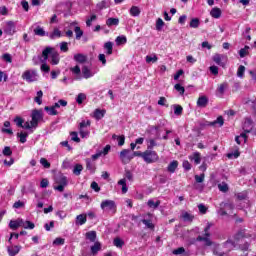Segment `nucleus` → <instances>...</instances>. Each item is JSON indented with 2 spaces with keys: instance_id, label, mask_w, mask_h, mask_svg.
I'll return each instance as SVG.
<instances>
[{
  "instance_id": "obj_1",
  "label": "nucleus",
  "mask_w": 256,
  "mask_h": 256,
  "mask_svg": "<svg viewBox=\"0 0 256 256\" xmlns=\"http://www.w3.org/2000/svg\"><path fill=\"white\" fill-rule=\"evenodd\" d=\"M50 55V63L51 65H59V52L55 50V48L51 46H47L43 51H42V60L41 63H47V59H49Z\"/></svg>"
},
{
  "instance_id": "obj_2",
  "label": "nucleus",
  "mask_w": 256,
  "mask_h": 256,
  "mask_svg": "<svg viewBox=\"0 0 256 256\" xmlns=\"http://www.w3.org/2000/svg\"><path fill=\"white\" fill-rule=\"evenodd\" d=\"M101 209L104 210L105 213L115 214L117 211V204L113 200H103L100 204Z\"/></svg>"
},
{
  "instance_id": "obj_3",
  "label": "nucleus",
  "mask_w": 256,
  "mask_h": 256,
  "mask_svg": "<svg viewBox=\"0 0 256 256\" xmlns=\"http://www.w3.org/2000/svg\"><path fill=\"white\" fill-rule=\"evenodd\" d=\"M31 118V127H34V129H36V127H38L39 125V121H43V110H32Z\"/></svg>"
},
{
  "instance_id": "obj_4",
  "label": "nucleus",
  "mask_w": 256,
  "mask_h": 256,
  "mask_svg": "<svg viewBox=\"0 0 256 256\" xmlns=\"http://www.w3.org/2000/svg\"><path fill=\"white\" fill-rule=\"evenodd\" d=\"M38 78H39V74H37V70H26L22 74V79H24L28 83H33L37 81Z\"/></svg>"
},
{
  "instance_id": "obj_5",
  "label": "nucleus",
  "mask_w": 256,
  "mask_h": 256,
  "mask_svg": "<svg viewBox=\"0 0 256 256\" xmlns=\"http://www.w3.org/2000/svg\"><path fill=\"white\" fill-rule=\"evenodd\" d=\"M144 161L145 163H155L159 161V155H157V152L152 150H146L144 152Z\"/></svg>"
},
{
  "instance_id": "obj_6",
  "label": "nucleus",
  "mask_w": 256,
  "mask_h": 256,
  "mask_svg": "<svg viewBox=\"0 0 256 256\" xmlns=\"http://www.w3.org/2000/svg\"><path fill=\"white\" fill-rule=\"evenodd\" d=\"M131 150L124 149L120 152V159L124 165H127V163H131V159H133V156H131Z\"/></svg>"
},
{
  "instance_id": "obj_7",
  "label": "nucleus",
  "mask_w": 256,
  "mask_h": 256,
  "mask_svg": "<svg viewBox=\"0 0 256 256\" xmlns=\"http://www.w3.org/2000/svg\"><path fill=\"white\" fill-rule=\"evenodd\" d=\"M210 237L211 236H201V235H199L196 238V241L203 242L205 247H211L212 245H215V242H213Z\"/></svg>"
},
{
  "instance_id": "obj_8",
  "label": "nucleus",
  "mask_w": 256,
  "mask_h": 256,
  "mask_svg": "<svg viewBox=\"0 0 256 256\" xmlns=\"http://www.w3.org/2000/svg\"><path fill=\"white\" fill-rule=\"evenodd\" d=\"M4 33H6V35H14L15 34V22L8 21L6 23V27L4 28Z\"/></svg>"
},
{
  "instance_id": "obj_9",
  "label": "nucleus",
  "mask_w": 256,
  "mask_h": 256,
  "mask_svg": "<svg viewBox=\"0 0 256 256\" xmlns=\"http://www.w3.org/2000/svg\"><path fill=\"white\" fill-rule=\"evenodd\" d=\"M225 121L223 120V116H219L216 120L213 122H206L205 125H208L209 127H223Z\"/></svg>"
},
{
  "instance_id": "obj_10",
  "label": "nucleus",
  "mask_w": 256,
  "mask_h": 256,
  "mask_svg": "<svg viewBox=\"0 0 256 256\" xmlns=\"http://www.w3.org/2000/svg\"><path fill=\"white\" fill-rule=\"evenodd\" d=\"M243 129L245 135H247V133H251V131H253V121L247 118L244 122Z\"/></svg>"
},
{
  "instance_id": "obj_11",
  "label": "nucleus",
  "mask_w": 256,
  "mask_h": 256,
  "mask_svg": "<svg viewBox=\"0 0 256 256\" xmlns=\"http://www.w3.org/2000/svg\"><path fill=\"white\" fill-rule=\"evenodd\" d=\"M223 59H225V56L221 54H215L213 56L214 63H216V65H219L220 67H225V62H223Z\"/></svg>"
},
{
  "instance_id": "obj_12",
  "label": "nucleus",
  "mask_w": 256,
  "mask_h": 256,
  "mask_svg": "<svg viewBox=\"0 0 256 256\" xmlns=\"http://www.w3.org/2000/svg\"><path fill=\"white\" fill-rule=\"evenodd\" d=\"M74 61H76V63H80V65H83L84 63H87V55L81 53L75 54Z\"/></svg>"
},
{
  "instance_id": "obj_13",
  "label": "nucleus",
  "mask_w": 256,
  "mask_h": 256,
  "mask_svg": "<svg viewBox=\"0 0 256 256\" xmlns=\"http://www.w3.org/2000/svg\"><path fill=\"white\" fill-rule=\"evenodd\" d=\"M207 105H209V98L207 96H200L197 100V106L205 108Z\"/></svg>"
},
{
  "instance_id": "obj_14",
  "label": "nucleus",
  "mask_w": 256,
  "mask_h": 256,
  "mask_svg": "<svg viewBox=\"0 0 256 256\" xmlns=\"http://www.w3.org/2000/svg\"><path fill=\"white\" fill-rule=\"evenodd\" d=\"M7 251L9 256H15L21 251V246H8Z\"/></svg>"
},
{
  "instance_id": "obj_15",
  "label": "nucleus",
  "mask_w": 256,
  "mask_h": 256,
  "mask_svg": "<svg viewBox=\"0 0 256 256\" xmlns=\"http://www.w3.org/2000/svg\"><path fill=\"white\" fill-rule=\"evenodd\" d=\"M86 239L91 241V243H96L97 241V232L96 231H89L85 234Z\"/></svg>"
},
{
  "instance_id": "obj_16",
  "label": "nucleus",
  "mask_w": 256,
  "mask_h": 256,
  "mask_svg": "<svg viewBox=\"0 0 256 256\" xmlns=\"http://www.w3.org/2000/svg\"><path fill=\"white\" fill-rule=\"evenodd\" d=\"M82 74L84 79H91V77H93L94 75L93 72H91V70L87 66L82 67Z\"/></svg>"
},
{
  "instance_id": "obj_17",
  "label": "nucleus",
  "mask_w": 256,
  "mask_h": 256,
  "mask_svg": "<svg viewBox=\"0 0 256 256\" xmlns=\"http://www.w3.org/2000/svg\"><path fill=\"white\" fill-rule=\"evenodd\" d=\"M91 253L92 255H97L99 251H101V243L99 241L94 242V245L91 246Z\"/></svg>"
},
{
  "instance_id": "obj_18",
  "label": "nucleus",
  "mask_w": 256,
  "mask_h": 256,
  "mask_svg": "<svg viewBox=\"0 0 256 256\" xmlns=\"http://www.w3.org/2000/svg\"><path fill=\"white\" fill-rule=\"evenodd\" d=\"M87 223V215L80 214L76 217V225H85Z\"/></svg>"
},
{
  "instance_id": "obj_19",
  "label": "nucleus",
  "mask_w": 256,
  "mask_h": 256,
  "mask_svg": "<svg viewBox=\"0 0 256 256\" xmlns=\"http://www.w3.org/2000/svg\"><path fill=\"white\" fill-rule=\"evenodd\" d=\"M177 167H179V162L177 160H174L168 165L167 171L169 173H173L174 171H176Z\"/></svg>"
},
{
  "instance_id": "obj_20",
  "label": "nucleus",
  "mask_w": 256,
  "mask_h": 256,
  "mask_svg": "<svg viewBox=\"0 0 256 256\" xmlns=\"http://www.w3.org/2000/svg\"><path fill=\"white\" fill-rule=\"evenodd\" d=\"M245 105H250L251 109L256 113V98L254 100H251L249 98L244 99Z\"/></svg>"
},
{
  "instance_id": "obj_21",
  "label": "nucleus",
  "mask_w": 256,
  "mask_h": 256,
  "mask_svg": "<svg viewBox=\"0 0 256 256\" xmlns=\"http://www.w3.org/2000/svg\"><path fill=\"white\" fill-rule=\"evenodd\" d=\"M86 169L90 171V173H95V163L91 162V159H86Z\"/></svg>"
},
{
  "instance_id": "obj_22",
  "label": "nucleus",
  "mask_w": 256,
  "mask_h": 256,
  "mask_svg": "<svg viewBox=\"0 0 256 256\" xmlns=\"http://www.w3.org/2000/svg\"><path fill=\"white\" fill-rule=\"evenodd\" d=\"M221 10L217 7L213 8L211 11H210V15L211 17H213L214 19H219L221 17Z\"/></svg>"
},
{
  "instance_id": "obj_23",
  "label": "nucleus",
  "mask_w": 256,
  "mask_h": 256,
  "mask_svg": "<svg viewBox=\"0 0 256 256\" xmlns=\"http://www.w3.org/2000/svg\"><path fill=\"white\" fill-rule=\"evenodd\" d=\"M191 161H194L196 165H199L201 163V154L199 152H195L192 156L189 157Z\"/></svg>"
},
{
  "instance_id": "obj_24",
  "label": "nucleus",
  "mask_w": 256,
  "mask_h": 256,
  "mask_svg": "<svg viewBox=\"0 0 256 256\" xmlns=\"http://www.w3.org/2000/svg\"><path fill=\"white\" fill-rule=\"evenodd\" d=\"M104 49L107 55H113V42H106L104 44Z\"/></svg>"
},
{
  "instance_id": "obj_25",
  "label": "nucleus",
  "mask_w": 256,
  "mask_h": 256,
  "mask_svg": "<svg viewBox=\"0 0 256 256\" xmlns=\"http://www.w3.org/2000/svg\"><path fill=\"white\" fill-rule=\"evenodd\" d=\"M34 35H38V37H45V35H47V33L41 26H37L34 29Z\"/></svg>"
},
{
  "instance_id": "obj_26",
  "label": "nucleus",
  "mask_w": 256,
  "mask_h": 256,
  "mask_svg": "<svg viewBox=\"0 0 256 256\" xmlns=\"http://www.w3.org/2000/svg\"><path fill=\"white\" fill-rule=\"evenodd\" d=\"M130 15H132V17H139V15H141V9L137 6H132L130 8Z\"/></svg>"
},
{
  "instance_id": "obj_27",
  "label": "nucleus",
  "mask_w": 256,
  "mask_h": 256,
  "mask_svg": "<svg viewBox=\"0 0 256 256\" xmlns=\"http://www.w3.org/2000/svg\"><path fill=\"white\" fill-rule=\"evenodd\" d=\"M94 117L99 121V119H103L105 117V110L96 109L94 111Z\"/></svg>"
},
{
  "instance_id": "obj_28",
  "label": "nucleus",
  "mask_w": 256,
  "mask_h": 256,
  "mask_svg": "<svg viewBox=\"0 0 256 256\" xmlns=\"http://www.w3.org/2000/svg\"><path fill=\"white\" fill-rule=\"evenodd\" d=\"M106 25H108V27H113V25H119V18H108L106 21Z\"/></svg>"
},
{
  "instance_id": "obj_29",
  "label": "nucleus",
  "mask_w": 256,
  "mask_h": 256,
  "mask_svg": "<svg viewBox=\"0 0 256 256\" xmlns=\"http://www.w3.org/2000/svg\"><path fill=\"white\" fill-rule=\"evenodd\" d=\"M17 137H19L20 143H27V137H29V134L27 132H18Z\"/></svg>"
},
{
  "instance_id": "obj_30",
  "label": "nucleus",
  "mask_w": 256,
  "mask_h": 256,
  "mask_svg": "<svg viewBox=\"0 0 256 256\" xmlns=\"http://www.w3.org/2000/svg\"><path fill=\"white\" fill-rule=\"evenodd\" d=\"M213 227V223L208 222L206 227L204 228V235L202 237H211V228Z\"/></svg>"
},
{
  "instance_id": "obj_31",
  "label": "nucleus",
  "mask_w": 256,
  "mask_h": 256,
  "mask_svg": "<svg viewBox=\"0 0 256 256\" xmlns=\"http://www.w3.org/2000/svg\"><path fill=\"white\" fill-rule=\"evenodd\" d=\"M148 207H150V209H157V207H159L161 205V201H153V200H148L147 202Z\"/></svg>"
},
{
  "instance_id": "obj_32",
  "label": "nucleus",
  "mask_w": 256,
  "mask_h": 256,
  "mask_svg": "<svg viewBox=\"0 0 256 256\" xmlns=\"http://www.w3.org/2000/svg\"><path fill=\"white\" fill-rule=\"evenodd\" d=\"M112 139H117L119 147H123V145H125V136H123V135L117 136L114 134L112 136Z\"/></svg>"
},
{
  "instance_id": "obj_33",
  "label": "nucleus",
  "mask_w": 256,
  "mask_h": 256,
  "mask_svg": "<svg viewBox=\"0 0 256 256\" xmlns=\"http://www.w3.org/2000/svg\"><path fill=\"white\" fill-rule=\"evenodd\" d=\"M50 39H57L61 37V30L59 28H54L53 32L49 34Z\"/></svg>"
},
{
  "instance_id": "obj_34",
  "label": "nucleus",
  "mask_w": 256,
  "mask_h": 256,
  "mask_svg": "<svg viewBox=\"0 0 256 256\" xmlns=\"http://www.w3.org/2000/svg\"><path fill=\"white\" fill-rule=\"evenodd\" d=\"M43 91L39 90L37 92V96L34 98L35 103L41 105L43 103Z\"/></svg>"
},
{
  "instance_id": "obj_35",
  "label": "nucleus",
  "mask_w": 256,
  "mask_h": 256,
  "mask_svg": "<svg viewBox=\"0 0 256 256\" xmlns=\"http://www.w3.org/2000/svg\"><path fill=\"white\" fill-rule=\"evenodd\" d=\"M159 60V58L157 57L156 54L151 55H147L146 56V63H157V61Z\"/></svg>"
},
{
  "instance_id": "obj_36",
  "label": "nucleus",
  "mask_w": 256,
  "mask_h": 256,
  "mask_svg": "<svg viewBox=\"0 0 256 256\" xmlns=\"http://www.w3.org/2000/svg\"><path fill=\"white\" fill-rule=\"evenodd\" d=\"M199 25H201V22L199 21V18H193L191 21H190V27L192 29H197L199 28Z\"/></svg>"
},
{
  "instance_id": "obj_37",
  "label": "nucleus",
  "mask_w": 256,
  "mask_h": 256,
  "mask_svg": "<svg viewBox=\"0 0 256 256\" xmlns=\"http://www.w3.org/2000/svg\"><path fill=\"white\" fill-rule=\"evenodd\" d=\"M142 223L147 227V229H151L152 231L155 229V224L151 222V220L142 219Z\"/></svg>"
},
{
  "instance_id": "obj_38",
  "label": "nucleus",
  "mask_w": 256,
  "mask_h": 256,
  "mask_svg": "<svg viewBox=\"0 0 256 256\" xmlns=\"http://www.w3.org/2000/svg\"><path fill=\"white\" fill-rule=\"evenodd\" d=\"M85 99H87V95L85 93H79L76 97V102L78 103V105L83 104V101H85Z\"/></svg>"
},
{
  "instance_id": "obj_39",
  "label": "nucleus",
  "mask_w": 256,
  "mask_h": 256,
  "mask_svg": "<svg viewBox=\"0 0 256 256\" xmlns=\"http://www.w3.org/2000/svg\"><path fill=\"white\" fill-rule=\"evenodd\" d=\"M241 139L244 140V143H247V134L241 133L240 136L235 137V141L238 145H241Z\"/></svg>"
},
{
  "instance_id": "obj_40",
  "label": "nucleus",
  "mask_w": 256,
  "mask_h": 256,
  "mask_svg": "<svg viewBox=\"0 0 256 256\" xmlns=\"http://www.w3.org/2000/svg\"><path fill=\"white\" fill-rule=\"evenodd\" d=\"M74 33L76 34L77 41H79L81 39V37H83V30H81V27H79V26H76L74 28Z\"/></svg>"
},
{
  "instance_id": "obj_41",
  "label": "nucleus",
  "mask_w": 256,
  "mask_h": 256,
  "mask_svg": "<svg viewBox=\"0 0 256 256\" xmlns=\"http://www.w3.org/2000/svg\"><path fill=\"white\" fill-rule=\"evenodd\" d=\"M244 237H247V234H245V230L238 231L234 236L236 241H240V239H244Z\"/></svg>"
},
{
  "instance_id": "obj_42",
  "label": "nucleus",
  "mask_w": 256,
  "mask_h": 256,
  "mask_svg": "<svg viewBox=\"0 0 256 256\" xmlns=\"http://www.w3.org/2000/svg\"><path fill=\"white\" fill-rule=\"evenodd\" d=\"M218 189L222 193H227V191H229V185H227V183H225V182H222V183L218 184Z\"/></svg>"
},
{
  "instance_id": "obj_43",
  "label": "nucleus",
  "mask_w": 256,
  "mask_h": 256,
  "mask_svg": "<svg viewBox=\"0 0 256 256\" xmlns=\"http://www.w3.org/2000/svg\"><path fill=\"white\" fill-rule=\"evenodd\" d=\"M81 171H83V165L76 164L73 169V174L79 176L81 175Z\"/></svg>"
},
{
  "instance_id": "obj_44",
  "label": "nucleus",
  "mask_w": 256,
  "mask_h": 256,
  "mask_svg": "<svg viewBox=\"0 0 256 256\" xmlns=\"http://www.w3.org/2000/svg\"><path fill=\"white\" fill-rule=\"evenodd\" d=\"M239 55L241 58L247 57V55H249V46H245L244 48H241L239 50Z\"/></svg>"
},
{
  "instance_id": "obj_45",
  "label": "nucleus",
  "mask_w": 256,
  "mask_h": 256,
  "mask_svg": "<svg viewBox=\"0 0 256 256\" xmlns=\"http://www.w3.org/2000/svg\"><path fill=\"white\" fill-rule=\"evenodd\" d=\"M237 77H239L240 79H243V77H245V66L240 65L238 70H237Z\"/></svg>"
},
{
  "instance_id": "obj_46",
  "label": "nucleus",
  "mask_w": 256,
  "mask_h": 256,
  "mask_svg": "<svg viewBox=\"0 0 256 256\" xmlns=\"http://www.w3.org/2000/svg\"><path fill=\"white\" fill-rule=\"evenodd\" d=\"M44 111L48 113V115H57V110H55V107L51 106H45Z\"/></svg>"
},
{
  "instance_id": "obj_47",
  "label": "nucleus",
  "mask_w": 256,
  "mask_h": 256,
  "mask_svg": "<svg viewBox=\"0 0 256 256\" xmlns=\"http://www.w3.org/2000/svg\"><path fill=\"white\" fill-rule=\"evenodd\" d=\"M174 114L178 117L183 115V107L181 105H174Z\"/></svg>"
},
{
  "instance_id": "obj_48",
  "label": "nucleus",
  "mask_w": 256,
  "mask_h": 256,
  "mask_svg": "<svg viewBox=\"0 0 256 256\" xmlns=\"http://www.w3.org/2000/svg\"><path fill=\"white\" fill-rule=\"evenodd\" d=\"M164 26H165V22H163V19L158 18L156 21V30L161 31Z\"/></svg>"
},
{
  "instance_id": "obj_49",
  "label": "nucleus",
  "mask_w": 256,
  "mask_h": 256,
  "mask_svg": "<svg viewBox=\"0 0 256 256\" xmlns=\"http://www.w3.org/2000/svg\"><path fill=\"white\" fill-rule=\"evenodd\" d=\"M93 21H97V15H95V14H93L91 17H89L86 20V26L91 27V25H93Z\"/></svg>"
},
{
  "instance_id": "obj_50",
  "label": "nucleus",
  "mask_w": 256,
  "mask_h": 256,
  "mask_svg": "<svg viewBox=\"0 0 256 256\" xmlns=\"http://www.w3.org/2000/svg\"><path fill=\"white\" fill-rule=\"evenodd\" d=\"M116 43H117V45H125V43H127V37H125V36H118L116 38Z\"/></svg>"
},
{
  "instance_id": "obj_51",
  "label": "nucleus",
  "mask_w": 256,
  "mask_h": 256,
  "mask_svg": "<svg viewBox=\"0 0 256 256\" xmlns=\"http://www.w3.org/2000/svg\"><path fill=\"white\" fill-rule=\"evenodd\" d=\"M9 227L13 231H17V229H19V224H18L17 220H11L9 223Z\"/></svg>"
},
{
  "instance_id": "obj_52",
  "label": "nucleus",
  "mask_w": 256,
  "mask_h": 256,
  "mask_svg": "<svg viewBox=\"0 0 256 256\" xmlns=\"http://www.w3.org/2000/svg\"><path fill=\"white\" fill-rule=\"evenodd\" d=\"M70 71L73 75H81V67H79V65L70 68Z\"/></svg>"
},
{
  "instance_id": "obj_53",
  "label": "nucleus",
  "mask_w": 256,
  "mask_h": 256,
  "mask_svg": "<svg viewBox=\"0 0 256 256\" xmlns=\"http://www.w3.org/2000/svg\"><path fill=\"white\" fill-rule=\"evenodd\" d=\"M2 153L6 157H11V155H13V151H11V147L9 146H5Z\"/></svg>"
},
{
  "instance_id": "obj_54",
  "label": "nucleus",
  "mask_w": 256,
  "mask_h": 256,
  "mask_svg": "<svg viewBox=\"0 0 256 256\" xmlns=\"http://www.w3.org/2000/svg\"><path fill=\"white\" fill-rule=\"evenodd\" d=\"M174 89H176L180 95H185V87L181 86V84H175Z\"/></svg>"
},
{
  "instance_id": "obj_55",
  "label": "nucleus",
  "mask_w": 256,
  "mask_h": 256,
  "mask_svg": "<svg viewBox=\"0 0 256 256\" xmlns=\"http://www.w3.org/2000/svg\"><path fill=\"white\" fill-rule=\"evenodd\" d=\"M60 51L67 53L69 51V44L67 42L60 43Z\"/></svg>"
},
{
  "instance_id": "obj_56",
  "label": "nucleus",
  "mask_w": 256,
  "mask_h": 256,
  "mask_svg": "<svg viewBox=\"0 0 256 256\" xmlns=\"http://www.w3.org/2000/svg\"><path fill=\"white\" fill-rule=\"evenodd\" d=\"M71 140L75 141V143H81V138L78 136L77 132H71Z\"/></svg>"
},
{
  "instance_id": "obj_57",
  "label": "nucleus",
  "mask_w": 256,
  "mask_h": 256,
  "mask_svg": "<svg viewBox=\"0 0 256 256\" xmlns=\"http://www.w3.org/2000/svg\"><path fill=\"white\" fill-rule=\"evenodd\" d=\"M57 183H59V185H62L64 187H67V177L65 176H60Z\"/></svg>"
},
{
  "instance_id": "obj_58",
  "label": "nucleus",
  "mask_w": 256,
  "mask_h": 256,
  "mask_svg": "<svg viewBox=\"0 0 256 256\" xmlns=\"http://www.w3.org/2000/svg\"><path fill=\"white\" fill-rule=\"evenodd\" d=\"M2 59L6 61V63H13V57H11L9 53L3 54Z\"/></svg>"
},
{
  "instance_id": "obj_59",
  "label": "nucleus",
  "mask_w": 256,
  "mask_h": 256,
  "mask_svg": "<svg viewBox=\"0 0 256 256\" xmlns=\"http://www.w3.org/2000/svg\"><path fill=\"white\" fill-rule=\"evenodd\" d=\"M40 69L44 73H49V71H51V68L49 67V65H47V62H42Z\"/></svg>"
},
{
  "instance_id": "obj_60",
  "label": "nucleus",
  "mask_w": 256,
  "mask_h": 256,
  "mask_svg": "<svg viewBox=\"0 0 256 256\" xmlns=\"http://www.w3.org/2000/svg\"><path fill=\"white\" fill-rule=\"evenodd\" d=\"M24 229H35V224L31 221H26L23 224Z\"/></svg>"
},
{
  "instance_id": "obj_61",
  "label": "nucleus",
  "mask_w": 256,
  "mask_h": 256,
  "mask_svg": "<svg viewBox=\"0 0 256 256\" xmlns=\"http://www.w3.org/2000/svg\"><path fill=\"white\" fill-rule=\"evenodd\" d=\"M114 245L115 247H123V245H125V242H123V240H121V238H115L114 239Z\"/></svg>"
},
{
  "instance_id": "obj_62",
  "label": "nucleus",
  "mask_w": 256,
  "mask_h": 256,
  "mask_svg": "<svg viewBox=\"0 0 256 256\" xmlns=\"http://www.w3.org/2000/svg\"><path fill=\"white\" fill-rule=\"evenodd\" d=\"M40 163L45 169H49L51 167V163H49V161H47L45 158H41Z\"/></svg>"
},
{
  "instance_id": "obj_63",
  "label": "nucleus",
  "mask_w": 256,
  "mask_h": 256,
  "mask_svg": "<svg viewBox=\"0 0 256 256\" xmlns=\"http://www.w3.org/2000/svg\"><path fill=\"white\" fill-rule=\"evenodd\" d=\"M198 209L202 215H205V213H207V206H205L204 204H199Z\"/></svg>"
},
{
  "instance_id": "obj_64",
  "label": "nucleus",
  "mask_w": 256,
  "mask_h": 256,
  "mask_svg": "<svg viewBox=\"0 0 256 256\" xmlns=\"http://www.w3.org/2000/svg\"><path fill=\"white\" fill-rule=\"evenodd\" d=\"M53 245H65V239H63V238H56L53 241Z\"/></svg>"
}]
</instances>
